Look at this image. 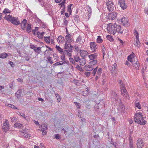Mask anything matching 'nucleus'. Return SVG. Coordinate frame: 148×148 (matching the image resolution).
Masks as SVG:
<instances>
[{
    "label": "nucleus",
    "mask_w": 148,
    "mask_h": 148,
    "mask_svg": "<svg viewBox=\"0 0 148 148\" xmlns=\"http://www.w3.org/2000/svg\"><path fill=\"white\" fill-rule=\"evenodd\" d=\"M102 73V69L101 68H99L98 69V71H97V73L96 75L100 76Z\"/></svg>",
    "instance_id": "obj_36"
},
{
    "label": "nucleus",
    "mask_w": 148,
    "mask_h": 148,
    "mask_svg": "<svg viewBox=\"0 0 148 148\" xmlns=\"http://www.w3.org/2000/svg\"><path fill=\"white\" fill-rule=\"evenodd\" d=\"M74 83L76 85H78L79 84L78 80L76 79H74L73 80Z\"/></svg>",
    "instance_id": "obj_47"
},
{
    "label": "nucleus",
    "mask_w": 148,
    "mask_h": 148,
    "mask_svg": "<svg viewBox=\"0 0 148 148\" xmlns=\"http://www.w3.org/2000/svg\"><path fill=\"white\" fill-rule=\"evenodd\" d=\"M88 90H87L83 92L82 95L83 96H86L88 94Z\"/></svg>",
    "instance_id": "obj_40"
},
{
    "label": "nucleus",
    "mask_w": 148,
    "mask_h": 148,
    "mask_svg": "<svg viewBox=\"0 0 148 148\" xmlns=\"http://www.w3.org/2000/svg\"><path fill=\"white\" fill-rule=\"evenodd\" d=\"M9 123L8 120H5L3 123V125L2 126V130L4 132H7L9 129Z\"/></svg>",
    "instance_id": "obj_5"
},
{
    "label": "nucleus",
    "mask_w": 148,
    "mask_h": 148,
    "mask_svg": "<svg viewBox=\"0 0 148 148\" xmlns=\"http://www.w3.org/2000/svg\"><path fill=\"white\" fill-rule=\"evenodd\" d=\"M20 116L23 117L26 120L28 121V119H29V117L25 116L24 113H21L20 114Z\"/></svg>",
    "instance_id": "obj_32"
},
{
    "label": "nucleus",
    "mask_w": 148,
    "mask_h": 148,
    "mask_svg": "<svg viewBox=\"0 0 148 148\" xmlns=\"http://www.w3.org/2000/svg\"><path fill=\"white\" fill-rule=\"evenodd\" d=\"M136 40L135 41L134 43V45L137 46V47H139L140 46V43L139 40V38L137 39H136Z\"/></svg>",
    "instance_id": "obj_24"
},
{
    "label": "nucleus",
    "mask_w": 148,
    "mask_h": 148,
    "mask_svg": "<svg viewBox=\"0 0 148 148\" xmlns=\"http://www.w3.org/2000/svg\"><path fill=\"white\" fill-rule=\"evenodd\" d=\"M55 138L57 139H60V136L58 134H57L55 135Z\"/></svg>",
    "instance_id": "obj_57"
},
{
    "label": "nucleus",
    "mask_w": 148,
    "mask_h": 148,
    "mask_svg": "<svg viewBox=\"0 0 148 148\" xmlns=\"http://www.w3.org/2000/svg\"><path fill=\"white\" fill-rule=\"evenodd\" d=\"M64 24L66 25H67L68 23V21L66 20V18H65L64 19Z\"/></svg>",
    "instance_id": "obj_56"
},
{
    "label": "nucleus",
    "mask_w": 148,
    "mask_h": 148,
    "mask_svg": "<svg viewBox=\"0 0 148 148\" xmlns=\"http://www.w3.org/2000/svg\"><path fill=\"white\" fill-rule=\"evenodd\" d=\"M80 58L78 57H76L75 58V61L77 62L79 61Z\"/></svg>",
    "instance_id": "obj_58"
},
{
    "label": "nucleus",
    "mask_w": 148,
    "mask_h": 148,
    "mask_svg": "<svg viewBox=\"0 0 148 148\" xmlns=\"http://www.w3.org/2000/svg\"><path fill=\"white\" fill-rule=\"evenodd\" d=\"M66 34L68 35H66L65 37V38L66 40L68 43H70L71 42H72L73 40L72 37L71 35L68 34V32L66 31Z\"/></svg>",
    "instance_id": "obj_10"
},
{
    "label": "nucleus",
    "mask_w": 148,
    "mask_h": 148,
    "mask_svg": "<svg viewBox=\"0 0 148 148\" xmlns=\"http://www.w3.org/2000/svg\"><path fill=\"white\" fill-rule=\"evenodd\" d=\"M73 48V47L71 44H67L66 42L64 45V49L66 50L64 51V53H65L66 52H72Z\"/></svg>",
    "instance_id": "obj_7"
},
{
    "label": "nucleus",
    "mask_w": 148,
    "mask_h": 148,
    "mask_svg": "<svg viewBox=\"0 0 148 148\" xmlns=\"http://www.w3.org/2000/svg\"><path fill=\"white\" fill-rule=\"evenodd\" d=\"M105 51H106V49L105 47H103L102 48V53L103 54V56H104L105 55Z\"/></svg>",
    "instance_id": "obj_55"
},
{
    "label": "nucleus",
    "mask_w": 148,
    "mask_h": 148,
    "mask_svg": "<svg viewBox=\"0 0 148 148\" xmlns=\"http://www.w3.org/2000/svg\"><path fill=\"white\" fill-rule=\"evenodd\" d=\"M145 144V142L143 139L141 138H139L138 139L136 145L138 148H142Z\"/></svg>",
    "instance_id": "obj_6"
},
{
    "label": "nucleus",
    "mask_w": 148,
    "mask_h": 148,
    "mask_svg": "<svg viewBox=\"0 0 148 148\" xmlns=\"http://www.w3.org/2000/svg\"><path fill=\"white\" fill-rule=\"evenodd\" d=\"M119 83L120 84V87L122 95L125 99L129 100L130 97L127 91L126 88L125 86V83L121 80H119Z\"/></svg>",
    "instance_id": "obj_3"
},
{
    "label": "nucleus",
    "mask_w": 148,
    "mask_h": 148,
    "mask_svg": "<svg viewBox=\"0 0 148 148\" xmlns=\"http://www.w3.org/2000/svg\"><path fill=\"white\" fill-rule=\"evenodd\" d=\"M97 40V42L98 43H101L103 41V40L101 38V36H98V38Z\"/></svg>",
    "instance_id": "obj_37"
},
{
    "label": "nucleus",
    "mask_w": 148,
    "mask_h": 148,
    "mask_svg": "<svg viewBox=\"0 0 148 148\" xmlns=\"http://www.w3.org/2000/svg\"><path fill=\"white\" fill-rule=\"evenodd\" d=\"M84 74L86 76L88 77L90 75V73L89 72H86Z\"/></svg>",
    "instance_id": "obj_53"
},
{
    "label": "nucleus",
    "mask_w": 148,
    "mask_h": 148,
    "mask_svg": "<svg viewBox=\"0 0 148 148\" xmlns=\"http://www.w3.org/2000/svg\"><path fill=\"white\" fill-rule=\"evenodd\" d=\"M74 103H75V105L78 108H80L79 106H80V104L79 103H77V102H75Z\"/></svg>",
    "instance_id": "obj_64"
},
{
    "label": "nucleus",
    "mask_w": 148,
    "mask_h": 148,
    "mask_svg": "<svg viewBox=\"0 0 148 148\" xmlns=\"http://www.w3.org/2000/svg\"><path fill=\"white\" fill-rule=\"evenodd\" d=\"M119 3L120 4V6L123 9H126L127 6L125 3L124 0H119Z\"/></svg>",
    "instance_id": "obj_9"
},
{
    "label": "nucleus",
    "mask_w": 148,
    "mask_h": 148,
    "mask_svg": "<svg viewBox=\"0 0 148 148\" xmlns=\"http://www.w3.org/2000/svg\"><path fill=\"white\" fill-rule=\"evenodd\" d=\"M132 65L137 70L139 69L140 64L137 60H134V62H132Z\"/></svg>",
    "instance_id": "obj_13"
},
{
    "label": "nucleus",
    "mask_w": 148,
    "mask_h": 148,
    "mask_svg": "<svg viewBox=\"0 0 148 148\" xmlns=\"http://www.w3.org/2000/svg\"><path fill=\"white\" fill-rule=\"evenodd\" d=\"M90 47L92 52H95L96 47V43L95 42H91L90 43Z\"/></svg>",
    "instance_id": "obj_11"
},
{
    "label": "nucleus",
    "mask_w": 148,
    "mask_h": 148,
    "mask_svg": "<svg viewBox=\"0 0 148 148\" xmlns=\"http://www.w3.org/2000/svg\"><path fill=\"white\" fill-rule=\"evenodd\" d=\"M107 30L110 34H112L113 35L116 32L119 34H122L123 31V29L121 28V26L115 23L113 24L111 23L108 24L107 25Z\"/></svg>",
    "instance_id": "obj_1"
},
{
    "label": "nucleus",
    "mask_w": 148,
    "mask_h": 148,
    "mask_svg": "<svg viewBox=\"0 0 148 148\" xmlns=\"http://www.w3.org/2000/svg\"><path fill=\"white\" fill-rule=\"evenodd\" d=\"M25 59L26 60L29 61V56L28 55H26L25 56Z\"/></svg>",
    "instance_id": "obj_51"
},
{
    "label": "nucleus",
    "mask_w": 148,
    "mask_h": 148,
    "mask_svg": "<svg viewBox=\"0 0 148 148\" xmlns=\"http://www.w3.org/2000/svg\"><path fill=\"white\" fill-rule=\"evenodd\" d=\"M44 34V32H42L40 33V32H37V34L38 38L40 39H42L43 38V36Z\"/></svg>",
    "instance_id": "obj_23"
},
{
    "label": "nucleus",
    "mask_w": 148,
    "mask_h": 148,
    "mask_svg": "<svg viewBox=\"0 0 148 148\" xmlns=\"http://www.w3.org/2000/svg\"><path fill=\"white\" fill-rule=\"evenodd\" d=\"M55 95L57 98L58 101L60 102V97L59 96V95L57 93L55 94Z\"/></svg>",
    "instance_id": "obj_48"
},
{
    "label": "nucleus",
    "mask_w": 148,
    "mask_h": 148,
    "mask_svg": "<svg viewBox=\"0 0 148 148\" xmlns=\"http://www.w3.org/2000/svg\"><path fill=\"white\" fill-rule=\"evenodd\" d=\"M44 40L47 43H49L50 41H51L49 37H44Z\"/></svg>",
    "instance_id": "obj_29"
},
{
    "label": "nucleus",
    "mask_w": 148,
    "mask_h": 148,
    "mask_svg": "<svg viewBox=\"0 0 148 148\" xmlns=\"http://www.w3.org/2000/svg\"><path fill=\"white\" fill-rule=\"evenodd\" d=\"M84 69L87 71H90L93 69V68L91 66L88 65V66H85L84 67Z\"/></svg>",
    "instance_id": "obj_27"
},
{
    "label": "nucleus",
    "mask_w": 148,
    "mask_h": 148,
    "mask_svg": "<svg viewBox=\"0 0 148 148\" xmlns=\"http://www.w3.org/2000/svg\"><path fill=\"white\" fill-rule=\"evenodd\" d=\"M1 58H6L8 56V55L6 53H1Z\"/></svg>",
    "instance_id": "obj_35"
},
{
    "label": "nucleus",
    "mask_w": 148,
    "mask_h": 148,
    "mask_svg": "<svg viewBox=\"0 0 148 148\" xmlns=\"http://www.w3.org/2000/svg\"><path fill=\"white\" fill-rule=\"evenodd\" d=\"M69 60L73 64L75 65V60H74V59L73 58H69Z\"/></svg>",
    "instance_id": "obj_44"
},
{
    "label": "nucleus",
    "mask_w": 148,
    "mask_h": 148,
    "mask_svg": "<svg viewBox=\"0 0 148 148\" xmlns=\"http://www.w3.org/2000/svg\"><path fill=\"white\" fill-rule=\"evenodd\" d=\"M106 5L108 10L111 12H112L114 9H115L114 5L111 1L108 0L106 3Z\"/></svg>",
    "instance_id": "obj_4"
},
{
    "label": "nucleus",
    "mask_w": 148,
    "mask_h": 148,
    "mask_svg": "<svg viewBox=\"0 0 148 148\" xmlns=\"http://www.w3.org/2000/svg\"><path fill=\"white\" fill-rule=\"evenodd\" d=\"M71 52H66L65 53H64V54H66L68 56H69V57H71V53H70Z\"/></svg>",
    "instance_id": "obj_52"
},
{
    "label": "nucleus",
    "mask_w": 148,
    "mask_h": 148,
    "mask_svg": "<svg viewBox=\"0 0 148 148\" xmlns=\"http://www.w3.org/2000/svg\"><path fill=\"white\" fill-rule=\"evenodd\" d=\"M92 12V11H91V9L90 8H89V10H88V16L90 17L91 15V13Z\"/></svg>",
    "instance_id": "obj_54"
},
{
    "label": "nucleus",
    "mask_w": 148,
    "mask_h": 148,
    "mask_svg": "<svg viewBox=\"0 0 148 148\" xmlns=\"http://www.w3.org/2000/svg\"><path fill=\"white\" fill-rule=\"evenodd\" d=\"M66 1V0H63L62 2L61 3H60V5L62 6H63L64 5V4L65 3V1Z\"/></svg>",
    "instance_id": "obj_60"
},
{
    "label": "nucleus",
    "mask_w": 148,
    "mask_h": 148,
    "mask_svg": "<svg viewBox=\"0 0 148 148\" xmlns=\"http://www.w3.org/2000/svg\"><path fill=\"white\" fill-rule=\"evenodd\" d=\"M14 126L18 128H21L23 127V124H21L20 123H16L14 125Z\"/></svg>",
    "instance_id": "obj_26"
},
{
    "label": "nucleus",
    "mask_w": 148,
    "mask_h": 148,
    "mask_svg": "<svg viewBox=\"0 0 148 148\" xmlns=\"http://www.w3.org/2000/svg\"><path fill=\"white\" fill-rule=\"evenodd\" d=\"M117 15V13L116 12H113L112 13L109 14L107 16V19L110 20H113L116 17Z\"/></svg>",
    "instance_id": "obj_8"
},
{
    "label": "nucleus",
    "mask_w": 148,
    "mask_h": 148,
    "mask_svg": "<svg viewBox=\"0 0 148 148\" xmlns=\"http://www.w3.org/2000/svg\"><path fill=\"white\" fill-rule=\"evenodd\" d=\"M111 94H112V95H113V96L115 97L114 98L116 99H117V98L116 97V96H117V94L115 92L113 91H111Z\"/></svg>",
    "instance_id": "obj_43"
},
{
    "label": "nucleus",
    "mask_w": 148,
    "mask_h": 148,
    "mask_svg": "<svg viewBox=\"0 0 148 148\" xmlns=\"http://www.w3.org/2000/svg\"><path fill=\"white\" fill-rule=\"evenodd\" d=\"M14 25H18L20 24V22L18 21L17 18L13 17L12 20L10 21Z\"/></svg>",
    "instance_id": "obj_15"
},
{
    "label": "nucleus",
    "mask_w": 148,
    "mask_h": 148,
    "mask_svg": "<svg viewBox=\"0 0 148 148\" xmlns=\"http://www.w3.org/2000/svg\"><path fill=\"white\" fill-rule=\"evenodd\" d=\"M76 67L80 71H81L82 70V67L79 66V65H77V66Z\"/></svg>",
    "instance_id": "obj_59"
},
{
    "label": "nucleus",
    "mask_w": 148,
    "mask_h": 148,
    "mask_svg": "<svg viewBox=\"0 0 148 148\" xmlns=\"http://www.w3.org/2000/svg\"><path fill=\"white\" fill-rule=\"evenodd\" d=\"M13 18V17H12V16H10V15L7 16H6L5 17V18L6 19H7L9 21H11Z\"/></svg>",
    "instance_id": "obj_31"
},
{
    "label": "nucleus",
    "mask_w": 148,
    "mask_h": 148,
    "mask_svg": "<svg viewBox=\"0 0 148 148\" xmlns=\"http://www.w3.org/2000/svg\"><path fill=\"white\" fill-rule=\"evenodd\" d=\"M47 60L48 62H49L51 64L53 63L51 60V58L50 56L48 57Z\"/></svg>",
    "instance_id": "obj_42"
},
{
    "label": "nucleus",
    "mask_w": 148,
    "mask_h": 148,
    "mask_svg": "<svg viewBox=\"0 0 148 148\" xmlns=\"http://www.w3.org/2000/svg\"><path fill=\"white\" fill-rule=\"evenodd\" d=\"M107 39L109 40L111 42L113 41L114 39L112 38V36L111 35H108L107 36Z\"/></svg>",
    "instance_id": "obj_34"
},
{
    "label": "nucleus",
    "mask_w": 148,
    "mask_h": 148,
    "mask_svg": "<svg viewBox=\"0 0 148 148\" xmlns=\"http://www.w3.org/2000/svg\"><path fill=\"white\" fill-rule=\"evenodd\" d=\"M97 61L96 60H94L92 61H90V64H91V65H94L97 64Z\"/></svg>",
    "instance_id": "obj_30"
},
{
    "label": "nucleus",
    "mask_w": 148,
    "mask_h": 148,
    "mask_svg": "<svg viewBox=\"0 0 148 148\" xmlns=\"http://www.w3.org/2000/svg\"><path fill=\"white\" fill-rule=\"evenodd\" d=\"M11 119V122H15L17 121L18 119L16 117H11L10 118Z\"/></svg>",
    "instance_id": "obj_33"
},
{
    "label": "nucleus",
    "mask_w": 148,
    "mask_h": 148,
    "mask_svg": "<svg viewBox=\"0 0 148 148\" xmlns=\"http://www.w3.org/2000/svg\"><path fill=\"white\" fill-rule=\"evenodd\" d=\"M135 106L137 108H138L139 109H140L141 108L140 104L138 100H136V101L135 103Z\"/></svg>",
    "instance_id": "obj_28"
},
{
    "label": "nucleus",
    "mask_w": 148,
    "mask_h": 148,
    "mask_svg": "<svg viewBox=\"0 0 148 148\" xmlns=\"http://www.w3.org/2000/svg\"><path fill=\"white\" fill-rule=\"evenodd\" d=\"M134 120L138 124L144 125L145 124V121L143 117L142 114L140 112L136 113L134 116Z\"/></svg>",
    "instance_id": "obj_2"
},
{
    "label": "nucleus",
    "mask_w": 148,
    "mask_h": 148,
    "mask_svg": "<svg viewBox=\"0 0 148 148\" xmlns=\"http://www.w3.org/2000/svg\"><path fill=\"white\" fill-rule=\"evenodd\" d=\"M121 22L123 24V25L127 27L129 25V23L127 19L124 17L121 19Z\"/></svg>",
    "instance_id": "obj_12"
},
{
    "label": "nucleus",
    "mask_w": 148,
    "mask_h": 148,
    "mask_svg": "<svg viewBox=\"0 0 148 148\" xmlns=\"http://www.w3.org/2000/svg\"><path fill=\"white\" fill-rule=\"evenodd\" d=\"M64 62L62 61H60L59 62H57L54 64L55 66H57L58 65H61L63 64Z\"/></svg>",
    "instance_id": "obj_38"
},
{
    "label": "nucleus",
    "mask_w": 148,
    "mask_h": 148,
    "mask_svg": "<svg viewBox=\"0 0 148 148\" xmlns=\"http://www.w3.org/2000/svg\"><path fill=\"white\" fill-rule=\"evenodd\" d=\"M28 130L24 129L22 131V133L23 135L25 137L28 138L31 136L30 135H29L28 133Z\"/></svg>",
    "instance_id": "obj_14"
},
{
    "label": "nucleus",
    "mask_w": 148,
    "mask_h": 148,
    "mask_svg": "<svg viewBox=\"0 0 148 148\" xmlns=\"http://www.w3.org/2000/svg\"><path fill=\"white\" fill-rule=\"evenodd\" d=\"M30 47L32 49H34V51H35V52H36V48H37V47H35L34 45H30Z\"/></svg>",
    "instance_id": "obj_45"
},
{
    "label": "nucleus",
    "mask_w": 148,
    "mask_h": 148,
    "mask_svg": "<svg viewBox=\"0 0 148 148\" xmlns=\"http://www.w3.org/2000/svg\"><path fill=\"white\" fill-rule=\"evenodd\" d=\"M31 25L30 24L28 23L27 24L26 27V31L28 33L30 32L31 31Z\"/></svg>",
    "instance_id": "obj_25"
},
{
    "label": "nucleus",
    "mask_w": 148,
    "mask_h": 148,
    "mask_svg": "<svg viewBox=\"0 0 148 148\" xmlns=\"http://www.w3.org/2000/svg\"><path fill=\"white\" fill-rule=\"evenodd\" d=\"M57 40L59 43H62L64 41V38L62 36H60L58 37Z\"/></svg>",
    "instance_id": "obj_21"
},
{
    "label": "nucleus",
    "mask_w": 148,
    "mask_h": 148,
    "mask_svg": "<svg viewBox=\"0 0 148 148\" xmlns=\"http://www.w3.org/2000/svg\"><path fill=\"white\" fill-rule=\"evenodd\" d=\"M81 56L83 57H86L88 55V52L85 50H81L80 51Z\"/></svg>",
    "instance_id": "obj_16"
},
{
    "label": "nucleus",
    "mask_w": 148,
    "mask_h": 148,
    "mask_svg": "<svg viewBox=\"0 0 148 148\" xmlns=\"http://www.w3.org/2000/svg\"><path fill=\"white\" fill-rule=\"evenodd\" d=\"M10 12V10L8 9L5 8L4 10L3 13L4 14H6L7 13H9Z\"/></svg>",
    "instance_id": "obj_46"
},
{
    "label": "nucleus",
    "mask_w": 148,
    "mask_h": 148,
    "mask_svg": "<svg viewBox=\"0 0 148 148\" xmlns=\"http://www.w3.org/2000/svg\"><path fill=\"white\" fill-rule=\"evenodd\" d=\"M134 35L136 37V39H137L138 38H139L138 34L136 29L134 30Z\"/></svg>",
    "instance_id": "obj_41"
},
{
    "label": "nucleus",
    "mask_w": 148,
    "mask_h": 148,
    "mask_svg": "<svg viewBox=\"0 0 148 148\" xmlns=\"http://www.w3.org/2000/svg\"><path fill=\"white\" fill-rule=\"evenodd\" d=\"M42 127V131L43 134V135H45L46 134L47 132L46 131V130L47 129V126L45 124H43L41 126Z\"/></svg>",
    "instance_id": "obj_18"
},
{
    "label": "nucleus",
    "mask_w": 148,
    "mask_h": 148,
    "mask_svg": "<svg viewBox=\"0 0 148 148\" xmlns=\"http://www.w3.org/2000/svg\"><path fill=\"white\" fill-rule=\"evenodd\" d=\"M80 65L84 66L86 64V60L84 58H82L80 59L79 60Z\"/></svg>",
    "instance_id": "obj_22"
},
{
    "label": "nucleus",
    "mask_w": 148,
    "mask_h": 148,
    "mask_svg": "<svg viewBox=\"0 0 148 148\" xmlns=\"http://www.w3.org/2000/svg\"><path fill=\"white\" fill-rule=\"evenodd\" d=\"M117 65L115 63H114L112 66V68H111L110 70L112 71V73L114 72H116L117 71Z\"/></svg>",
    "instance_id": "obj_17"
},
{
    "label": "nucleus",
    "mask_w": 148,
    "mask_h": 148,
    "mask_svg": "<svg viewBox=\"0 0 148 148\" xmlns=\"http://www.w3.org/2000/svg\"><path fill=\"white\" fill-rule=\"evenodd\" d=\"M9 64L11 65L12 67H13L14 66V65L13 64V63L12 61L9 62Z\"/></svg>",
    "instance_id": "obj_63"
},
{
    "label": "nucleus",
    "mask_w": 148,
    "mask_h": 148,
    "mask_svg": "<svg viewBox=\"0 0 148 148\" xmlns=\"http://www.w3.org/2000/svg\"><path fill=\"white\" fill-rule=\"evenodd\" d=\"M27 23V20L25 19L23 20L22 23H21V28L24 30L26 28V26Z\"/></svg>",
    "instance_id": "obj_19"
},
{
    "label": "nucleus",
    "mask_w": 148,
    "mask_h": 148,
    "mask_svg": "<svg viewBox=\"0 0 148 148\" xmlns=\"http://www.w3.org/2000/svg\"><path fill=\"white\" fill-rule=\"evenodd\" d=\"M57 50H58L60 52H63V49L60 47H58V49Z\"/></svg>",
    "instance_id": "obj_62"
},
{
    "label": "nucleus",
    "mask_w": 148,
    "mask_h": 148,
    "mask_svg": "<svg viewBox=\"0 0 148 148\" xmlns=\"http://www.w3.org/2000/svg\"><path fill=\"white\" fill-rule=\"evenodd\" d=\"M97 55V53L91 54L88 56V57L90 60H94L96 58Z\"/></svg>",
    "instance_id": "obj_20"
},
{
    "label": "nucleus",
    "mask_w": 148,
    "mask_h": 148,
    "mask_svg": "<svg viewBox=\"0 0 148 148\" xmlns=\"http://www.w3.org/2000/svg\"><path fill=\"white\" fill-rule=\"evenodd\" d=\"M128 60L129 61L131 62H134V59H132L131 57H129L128 56L127 58Z\"/></svg>",
    "instance_id": "obj_49"
},
{
    "label": "nucleus",
    "mask_w": 148,
    "mask_h": 148,
    "mask_svg": "<svg viewBox=\"0 0 148 148\" xmlns=\"http://www.w3.org/2000/svg\"><path fill=\"white\" fill-rule=\"evenodd\" d=\"M98 67V66L92 72V74L93 76H95V74L96 73V72H97Z\"/></svg>",
    "instance_id": "obj_39"
},
{
    "label": "nucleus",
    "mask_w": 148,
    "mask_h": 148,
    "mask_svg": "<svg viewBox=\"0 0 148 148\" xmlns=\"http://www.w3.org/2000/svg\"><path fill=\"white\" fill-rule=\"evenodd\" d=\"M22 93V91L21 90H18L15 93V95L17 94H21Z\"/></svg>",
    "instance_id": "obj_61"
},
{
    "label": "nucleus",
    "mask_w": 148,
    "mask_h": 148,
    "mask_svg": "<svg viewBox=\"0 0 148 148\" xmlns=\"http://www.w3.org/2000/svg\"><path fill=\"white\" fill-rule=\"evenodd\" d=\"M82 39V38L81 36H79L78 37L76 40V42H80L81 41V40Z\"/></svg>",
    "instance_id": "obj_50"
}]
</instances>
